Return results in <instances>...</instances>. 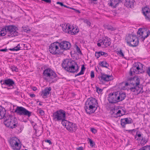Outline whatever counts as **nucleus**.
Here are the masks:
<instances>
[{
  "label": "nucleus",
  "instance_id": "nucleus-29",
  "mask_svg": "<svg viewBox=\"0 0 150 150\" xmlns=\"http://www.w3.org/2000/svg\"><path fill=\"white\" fill-rule=\"evenodd\" d=\"M135 88L136 89V92L135 93V94H138L140 93H142L143 92L142 90V87L141 85H135Z\"/></svg>",
  "mask_w": 150,
  "mask_h": 150
},
{
  "label": "nucleus",
  "instance_id": "nucleus-60",
  "mask_svg": "<svg viewBox=\"0 0 150 150\" xmlns=\"http://www.w3.org/2000/svg\"><path fill=\"white\" fill-rule=\"evenodd\" d=\"M8 50L6 48L4 49H1L0 50V51L1 52H6Z\"/></svg>",
  "mask_w": 150,
  "mask_h": 150
},
{
  "label": "nucleus",
  "instance_id": "nucleus-53",
  "mask_svg": "<svg viewBox=\"0 0 150 150\" xmlns=\"http://www.w3.org/2000/svg\"><path fill=\"white\" fill-rule=\"evenodd\" d=\"M146 72L147 74L150 77V66L149 67L146 69Z\"/></svg>",
  "mask_w": 150,
  "mask_h": 150
},
{
  "label": "nucleus",
  "instance_id": "nucleus-12",
  "mask_svg": "<svg viewBox=\"0 0 150 150\" xmlns=\"http://www.w3.org/2000/svg\"><path fill=\"white\" fill-rule=\"evenodd\" d=\"M117 92L110 93L108 95V100L109 103L112 104H115L118 102L117 98Z\"/></svg>",
  "mask_w": 150,
  "mask_h": 150
},
{
  "label": "nucleus",
  "instance_id": "nucleus-25",
  "mask_svg": "<svg viewBox=\"0 0 150 150\" xmlns=\"http://www.w3.org/2000/svg\"><path fill=\"white\" fill-rule=\"evenodd\" d=\"M117 98L118 99V102L121 101L123 100L126 97V95L125 93L122 92H117Z\"/></svg>",
  "mask_w": 150,
  "mask_h": 150
},
{
  "label": "nucleus",
  "instance_id": "nucleus-31",
  "mask_svg": "<svg viewBox=\"0 0 150 150\" xmlns=\"http://www.w3.org/2000/svg\"><path fill=\"white\" fill-rule=\"evenodd\" d=\"M104 27L105 28L111 31L115 30H116L115 28H113L111 25H109L105 24L104 25Z\"/></svg>",
  "mask_w": 150,
  "mask_h": 150
},
{
  "label": "nucleus",
  "instance_id": "nucleus-34",
  "mask_svg": "<svg viewBox=\"0 0 150 150\" xmlns=\"http://www.w3.org/2000/svg\"><path fill=\"white\" fill-rule=\"evenodd\" d=\"M142 12L144 15L150 11V9L147 7H145L142 9Z\"/></svg>",
  "mask_w": 150,
  "mask_h": 150
},
{
  "label": "nucleus",
  "instance_id": "nucleus-30",
  "mask_svg": "<svg viewBox=\"0 0 150 150\" xmlns=\"http://www.w3.org/2000/svg\"><path fill=\"white\" fill-rule=\"evenodd\" d=\"M148 139V138L147 137L142 136V139H140V144L142 146H143L146 144L147 142Z\"/></svg>",
  "mask_w": 150,
  "mask_h": 150
},
{
  "label": "nucleus",
  "instance_id": "nucleus-2",
  "mask_svg": "<svg viewBox=\"0 0 150 150\" xmlns=\"http://www.w3.org/2000/svg\"><path fill=\"white\" fill-rule=\"evenodd\" d=\"M4 120V124L7 127L13 129L18 126L17 119L15 117H13V116L11 115H7Z\"/></svg>",
  "mask_w": 150,
  "mask_h": 150
},
{
  "label": "nucleus",
  "instance_id": "nucleus-44",
  "mask_svg": "<svg viewBox=\"0 0 150 150\" xmlns=\"http://www.w3.org/2000/svg\"><path fill=\"white\" fill-rule=\"evenodd\" d=\"M133 86L130 88V91L133 92H136V89L134 86Z\"/></svg>",
  "mask_w": 150,
  "mask_h": 150
},
{
  "label": "nucleus",
  "instance_id": "nucleus-51",
  "mask_svg": "<svg viewBox=\"0 0 150 150\" xmlns=\"http://www.w3.org/2000/svg\"><path fill=\"white\" fill-rule=\"evenodd\" d=\"M39 113L41 115H44V111L41 109H39Z\"/></svg>",
  "mask_w": 150,
  "mask_h": 150
},
{
  "label": "nucleus",
  "instance_id": "nucleus-48",
  "mask_svg": "<svg viewBox=\"0 0 150 150\" xmlns=\"http://www.w3.org/2000/svg\"><path fill=\"white\" fill-rule=\"evenodd\" d=\"M96 91L98 93H100L103 91V89L100 88L99 87H96Z\"/></svg>",
  "mask_w": 150,
  "mask_h": 150
},
{
  "label": "nucleus",
  "instance_id": "nucleus-20",
  "mask_svg": "<svg viewBox=\"0 0 150 150\" xmlns=\"http://www.w3.org/2000/svg\"><path fill=\"white\" fill-rule=\"evenodd\" d=\"M130 84L132 86L139 85V84L140 80L139 78L137 76H134L133 78L131 79Z\"/></svg>",
  "mask_w": 150,
  "mask_h": 150
},
{
  "label": "nucleus",
  "instance_id": "nucleus-19",
  "mask_svg": "<svg viewBox=\"0 0 150 150\" xmlns=\"http://www.w3.org/2000/svg\"><path fill=\"white\" fill-rule=\"evenodd\" d=\"M135 35L132 34H129L126 36L125 40L127 45L129 46H130V45H131L132 41L134 38H135Z\"/></svg>",
  "mask_w": 150,
  "mask_h": 150
},
{
  "label": "nucleus",
  "instance_id": "nucleus-21",
  "mask_svg": "<svg viewBox=\"0 0 150 150\" xmlns=\"http://www.w3.org/2000/svg\"><path fill=\"white\" fill-rule=\"evenodd\" d=\"M121 2V0H110V2L108 3V4L112 7L115 8Z\"/></svg>",
  "mask_w": 150,
  "mask_h": 150
},
{
  "label": "nucleus",
  "instance_id": "nucleus-56",
  "mask_svg": "<svg viewBox=\"0 0 150 150\" xmlns=\"http://www.w3.org/2000/svg\"><path fill=\"white\" fill-rule=\"evenodd\" d=\"M91 131L93 133L95 134L97 132V130L94 128H92L91 129Z\"/></svg>",
  "mask_w": 150,
  "mask_h": 150
},
{
  "label": "nucleus",
  "instance_id": "nucleus-35",
  "mask_svg": "<svg viewBox=\"0 0 150 150\" xmlns=\"http://www.w3.org/2000/svg\"><path fill=\"white\" fill-rule=\"evenodd\" d=\"M22 28L23 31L27 33H29L31 30V29H30L29 27L27 25L24 26H23Z\"/></svg>",
  "mask_w": 150,
  "mask_h": 150
},
{
  "label": "nucleus",
  "instance_id": "nucleus-10",
  "mask_svg": "<svg viewBox=\"0 0 150 150\" xmlns=\"http://www.w3.org/2000/svg\"><path fill=\"white\" fill-rule=\"evenodd\" d=\"M19 141V140L15 137L11 138L9 140V143L13 150H19L21 149V146L18 142Z\"/></svg>",
  "mask_w": 150,
  "mask_h": 150
},
{
  "label": "nucleus",
  "instance_id": "nucleus-49",
  "mask_svg": "<svg viewBox=\"0 0 150 150\" xmlns=\"http://www.w3.org/2000/svg\"><path fill=\"white\" fill-rule=\"evenodd\" d=\"M76 49L77 52L79 54H82L81 51L80 50V48L77 45L76 46Z\"/></svg>",
  "mask_w": 150,
  "mask_h": 150
},
{
  "label": "nucleus",
  "instance_id": "nucleus-32",
  "mask_svg": "<svg viewBox=\"0 0 150 150\" xmlns=\"http://www.w3.org/2000/svg\"><path fill=\"white\" fill-rule=\"evenodd\" d=\"M85 69V68L84 65H83L81 67V71L78 74H76L75 75V76L76 77L77 76H79L84 74V71Z\"/></svg>",
  "mask_w": 150,
  "mask_h": 150
},
{
  "label": "nucleus",
  "instance_id": "nucleus-50",
  "mask_svg": "<svg viewBox=\"0 0 150 150\" xmlns=\"http://www.w3.org/2000/svg\"><path fill=\"white\" fill-rule=\"evenodd\" d=\"M144 15L146 18H147V19H150V11L147 13H146V14Z\"/></svg>",
  "mask_w": 150,
  "mask_h": 150
},
{
  "label": "nucleus",
  "instance_id": "nucleus-11",
  "mask_svg": "<svg viewBox=\"0 0 150 150\" xmlns=\"http://www.w3.org/2000/svg\"><path fill=\"white\" fill-rule=\"evenodd\" d=\"M148 31H149V30L144 28H139L137 33L138 38L143 41L147 37Z\"/></svg>",
  "mask_w": 150,
  "mask_h": 150
},
{
  "label": "nucleus",
  "instance_id": "nucleus-5",
  "mask_svg": "<svg viewBox=\"0 0 150 150\" xmlns=\"http://www.w3.org/2000/svg\"><path fill=\"white\" fill-rule=\"evenodd\" d=\"M144 65L139 62L135 63L133 66L130 69L129 75L132 76V74H138L144 72L143 67Z\"/></svg>",
  "mask_w": 150,
  "mask_h": 150
},
{
  "label": "nucleus",
  "instance_id": "nucleus-63",
  "mask_svg": "<svg viewBox=\"0 0 150 150\" xmlns=\"http://www.w3.org/2000/svg\"><path fill=\"white\" fill-rule=\"evenodd\" d=\"M32 89L33 91H36L37 89V88L35 86L32 87Z\"/></svg>",
  "mask_w": 150,
  "mask_h": 150
},
{
  "label": "nucleus",
  "instance_id": "nucleus-7",
  "mask_svg": "<svg viewBox=\"0 0 150 150\" xmlns=\"http://www.w3.org/2000/svg\"><path fill=\"white\" fill-rule=\"evenodd\" d=\"M6 32L9 37H13L17 36L18 33L16 31L17 28L14 25H9L6 26Z\"/></svg>",
  "mask_w": 150,
  "mask_h": 150
},
{
  "label": "nucleus",
  "instance_id": "nucleus-3",
  "mask_svg": "<svg viewBox=\"0 0 150 150\" xmlns=\"http://www.w3.org/2000/svg\"><path fill=\"white\" fill-rule=\"evenodd\" d=\"M74 65H77L76 62L74 61L68 59H64L62 64V68L68 72L74 69Z\"/></svg>",
  "mask_w": 150,
  "mask_h": 150
},
{
  "label": "nucleus",
  "instance_id": "nucleus-40",
  "mask_svg": "<svg viewBox=\"0 0 150 150\" xmlns=\"http://www.w3.org/2000/svg\"><path fill=\"white\" fill-rule=\"evenodd\" d=\"M10 69H11L13 71H15V72H18V69L17 67L15 66H11L10 67Z\"/></svg>",
  "mask_w": 150,
  "mask_h": 150
},
{
  "label": "nucleus",
  "instance_id": "nucleus-42",
  "mask_svg": "<svg viewBox=\"0 0 150 150\" xmlns=\"http://www.w3.org/2000/svg\"><path fill=\"white\" fill-rule=\"evenodd\" d=\"M76 65H74V69L71 71L70 72V73H77L78 72L79 70V68H77L76 69L75 68Z\"/></svg>",
  "mask_w": 150,
  "mask_h": 150
},
{
  "label": "nucleus",
  "instance_id": "nucleus-55",
  "mask_svg": "<svg viewBox=\"0 0 150 150\" xmlns=\"http://www.w3.org/2000/svg\"><path fill=\"white\" fill-rule=\"evenodd\" d=\"M95 76L94 73L93 71H91V78H94Z\"/></svg>",
  "mask_w": 150,
  "mask_h": 150
},
{
  "label": "nucleus",
  "instance_id": "nucleus-15",
  "mask_svg": "<svg viewBox=\"0 0 150 150\" xmlns=\"http://www.w3.org/2000/svg\"><path fill=\"white\" fill-rule=\"evenodd\" d=\"M71 29L70 26L69 24H67L65 26V25H64V26L62 27V30L63 31L65 32V33H67L69 34H70L71 35H75L77 33L79 32L78 30H77V31H74V29L73 28L72 30H70Z\"/></svg>",
  "mask_w": 150,
  "mask_h": 150
},
{
  "label": "nucleus",
  "instance_id": "nucleus-41",
  "mask_svg": "<svg viewBox=\"0 0 150 150\" xmlns=\"http://www.w3.org/2000/svg\"><path fill=\"white\" fill-rule=\"evenodd\" d=\"M88 140H89V142L90 143V145L92 147H93L95 145V143L91 139L89 138H88Z\"/></svg>",
  "mask_w": 150,
  "mask_h": 150
},
{
  "label": "nucleus",
  "instance_id": "nucleus-37",
  "mask_svg": "<svg viewBox=\"0 0 150 150\" xmlns=\"http://www.w3.org/2000/svg\"><path fill=\"white\" fill-rule=\"evenodd\" d=\"M139 150H150V145H147L140 148Z\"/></svg>",
  "mask_w": 150,
  "mask_h": 150
},
{
  "label": "nucleus",
  "instance_id": "nucleus-47",
  "mask_svg": "<svg viewBox=\"0 0 150 150\" xmlns=\"http://www.w3.org/2000/svg\"><path fill=\"white\" fill-rule=\"evenodd\" d=\"M118 54L120 55L122 57H124V55L123 52H122V50H120V51H118Z\"/></svg>",
  "mask_w": 150,
  "mask_h": 150
},
{
  "label": "nucleus",
  "instance_id": "nucleus-38",
  "mask_svg": "<svg viewBox=\"0 0 150 150\" xmlns=\"http://www.w3.org/2000/svg\"><path fill=\"white\" fill-rule=\"evenodd\" d=\"M65 119H63L61 120V121H62V125L66 127L69 121L66 120Z\"/></svg>",
  "mask_w": 150,
  "mask_h": 150
},
{
  "label": "nucleus",
  "instance_id": "nucleus-36",
  "mask_svg": "<svg viewBox=\"0 0 150 150\" xmlns=\"http://www.w3.org/2000/svg\"><path fill=\"white\" fill-rule=\"evenodd\" d=\"M20 48V44H18L16 47L13 48L9 49V50L11 51H17L21 50Z\"/></svg>",
  "mask_w": 150,
  "mask_h": 150
},
{
  "label": "nucleus",
  "instance_id": "nucleus-45",
  "mask_svg": "<svg viewBox=\"0 0 150 150\" xmlns=\"http://www.w3.org/2000/svg\"><path fill=\"white\" fill-rule=\"evenodd\" d=\"M138 132H137L136 133V135H135V139H136L137 137H136V136H137V137H140V138L139 139V138H137V139H136L137 140H140L141 139V137L142 136V134H140V133H139V134H138Z\"/></svg>",
  "mask_w": 150,
  "mask_h": 150
},
{
  "label": "nucleus",
  "instance_id": "nucleus-22",
  "mask_svg": "<svg viewBox=\"0 0 150 150\" xmlns=\"http://www.w3.org/2000/svg\"><path fill=\"white\" fill-rule=\"evenodd\" d=\"M112 115L116 118L122 116L124 115L121 113V111L120 110L113 109H112Z\"/></svg>",
  "mask_w": 150,
  "mask_h": 150
},
{
  "label": "nucleus",
  "instance_id": "nucleus-18",
  "mask_svg": "<svg viewBox=\"0 0 150 150\" xmlns=\"http://www.w3.org/2000/svg\"><path fill=\"white\" fill-rule=\"evenodd\" d=\"M76 125L75 124L69 121L66 128L69 131L73 132H74L76 129Z\"/></svg>",
  "mask_w": 150,
  "mask_h": 150
},
{
  "label": "nucleus",
  "instance_id": "nucleus-17",
  "mask_svg": "<svg viewBox=\"0 0 150 150\" xmlns=\"http://www.w3.org/2000/svg\"><path fill=\"white\" fill-rule=\"evenodd\" d=\"M98 78L100 81H108L113 79L112 76L102 74H101V76L98 77Z\"/></svg>",
  "mask_w": 150,
  "mask_h": 150
},
{
  "label": "nucleus",
  "instance_id": "nucleus-1",
  "mask_svg": "<svg viewBox=\"0 0 150 150\" xmlns=\"http://www.w3.org/2000/svg\"><path fill=\"white\" fill-rule=\"evenodd\" d=\"M98 106L97 100L94 98H91L87 99L85 103L84 108L86 113L87 114L91 115L95 112Z\"/></svg>",
  "mask_w": 150,
  "mask_h": 150
},
{
  "label": "nucleus",
  "instance_id": "nucleus-61",
  "mask_svg": "<svg viewBox=\"0 0 150 150\" xmlns=\"http://www.w3.org/2000/svg\"><path fill=\"white\" fill-rule=\"evenodd\" d=\"M98 41L102 45H103V40H100Z\"/></svg>",
  "mask_w": 150,
  "mask_h": 150
},
{
  "label": "nucleus",
  "instance_id": "nucleus-58",
  "mask_svg": "<svg viewBox=\"0 0 150 150\" xmlns=\"http://www.w3.org/2000/svg\"><path fill=\"white\" fill-rule=\"evenodd\" d=\"M42 1H44L45 2L47 3L50 4L51 3V0H42Z\"/></svg>",
  "mask_w": 150,
  "mask_h": 150
},
{
  "label": "nucleus",
  "instance_id": "nucleus-6",
  "mask_svg": "<svg viewBox=\"0 0 150 150\" xmlns=\"http://www.w3.org/2000/svg\"><path fill=\"white\" fill-rule=\"evenodd\" d=\"M53 120L55 121H61L63 119H66V112L63 110L60 109L54 112L52 116Z\"/></svg>",
  "mask_w": 150,
  "mask_h": 150
},
{
  "label": "nucleus",
  "instance_id": "nucleus-13",
  "mask_svg": "<svg viewBox=\"0 0 150 150\" xmlns=\"http://www.w3.org/2000/svg\"><path fill=\"white\" fill-rule=\"evenodd\" d=\"M59 47L61 51L64 50H69L71 47V44L69 42L65 41H63L61 42H59Z\"/></svg>",
  "mask_w": 150,
  "mask_h": 150
},
{
  "label": "nucleus",
  "instance_id": "nucleus-16",
  "mask_svg": "<svg viewBox=\"0 0 150 150\" xmlns=\"http://www.w3.org/2000/svg\"><path fill=\"white\" fill-rule=\"evenodd\" d=\"M0 83L2 85H6L8 87L13 88V86L15 85V82L12 79H8L4 81L1 80Z\"/></svg>",
  "mask_w": 150,
  "mask_h": 150
},
{
  "label": "nucleus",
  "instance_id": "nucleus-46",
  "mask_svg": "<svg viewBox=\"0 0 150 150\" xmlns=\"http://www.w3.org/2000/svg\"><path fill=\"white\" fill-rule=\"evenodd\" d=\"M125 130L127 131H128V133H130L131 134H133V132H136V130L134 129H133L131 130L126 129Z\"/></svg>",
  "mask_w": 150,
  "mask_h": 150
},
{
  "label": "nucleus",
  "instance_id": "nucleus-43",
  "mask_svg": "<svg viewBox=\"0 0 150 150\" xmlns=\"http://www.w3.org/2000/svg\"><path fill=\"white\" fill-rule=\"evenodd\" d=\"M100 54V56H103L104 57H106L108 56L107 53L102 51H99Z\"/></svg>",
  "mask_w": 150,
  "mask_h": 150
},
{
  "label": "nucleus",
  "instance_id": "nucleus-9",
  "mask_svg": "<svg viewBox=\"0 0 150 150\" xmlns=\"http://www.w3.org/2000/svg\"><path fill=\"white\" fill-rule=\"evenodd\" d=\"M43 75L44 76L47 77L49 79V81L57 77L55 72L51 69L49 68H47L44 70Z\"/></svg>",
  "mask_w": 150,
  "mask_h": 150
},
{
  "label": "nucleus",
  "instance_id": "nucleus-4",
  "mask_svg": "<svg viewBox=\"0 0 150 150\" xmlns=\"http://www.w3.org/2000/svg\"><path fill=\"white\" fill-rule=\"evenodd\" d=\"M59 47V42H56L52 43L49 46V51L50 53L53 55H59L62 54L63 51H61Z\"/></svg>",
  "mask_w": 150,
  "mask_h": 150
},
{
  "label": "nucleus",
  "instance_id": "nucleus-39",
  "mask_svg": "<svg viewBox=\"0 0 150 150\" xmlns=\"http://www.w3.org/2000/svg\"><path fill=\"white\" fill-rule=\"evenodd\" d=\"M83 22L89 27L90 26L91 23L89 19H84Z\"/></svg>",
  "mask_w": 150,
  "mask_h": 150
},
{
  "label": "nucleus",
  "instance_id": "nucleus-23",
  "mask_svg": "<svg viewBox=\"0 0 150 150\" xmlns=\"http://www.w3.org/2000/svg\"><path fill=\"white\" fill-rule=\"evenodd\" d=\"M8 115L6 114V110L5 109L0 106V119L4 118L5 120V117H6V116Z\"/></svg>",
  "mask_w": 150,
  "mask_h": 150
},
{
  "label": "nucleus",
  "instance_id": "nucleus-24",
  "mask_svg": "<svg viewBox=\"0 0 150 150\" xmlns=\"http://www.w3.org/2000/svg\"><path fill=\"white\" fill-rule=\"evenodd\" d=\"M52 89L50 87L46 88L44 90L42 91V98H47V96L50 93V91Z\"/></svg>",
  "mask_w": 150,
  "mask_h": 150
},
{
  "label": "nucleus",
  "instance_id": "nucleus-52",
  "mask_svg": "<svg viewBox=\"0 0 150 150\" xmlns=\"http://www.w3.org/2000/svg\"><path fill=\"white\" fill-rule=\"evenodd\" d=\"M95 56L96 57L97 59L100 56L99 52H96Z\"/></svg>",
  "mask_w": 150,
  "mask_h": 150
},
{
  "label": "nucleus",
  "instance_id": "nucleus-59",
  "mask_svg": "<svg viewBox=\"0 0 150 150\" xmlns=\"http://www.w3.org/2000/svg\"><path fill=\"white\" fill-rule=\"evenodd\" d=\"M45 141L46 142L48 143L50 145L52 144V142H51V141L50 140H49V139L46 140H45Z\"/></svg>",
  "mask_w": 150,
  "mask_h": 150
},
{
  "label": "nucleus",
  "instance_id": "nucleus-26",
  "mask_svg": "<svg viewBox=\"0 0 150 150\" xmlns=\"http://www.w3.org/2000/svg\"><path fill=\"white\" fill-rule=\"evenodd\" d=\"M103 39L104 47H107L109 46L111 44L110 39L107 37H105Z\"/></svg>",
  "mask_w": 150,
  "mask_h": 150
},
{
  "label": "nucleus",
  "instance_id": "nucleus-14",
  "mask_svg": "<svg viewBox=\"0 0 150 150\" xmlns=\"http://www.w3.org/2000/svg\"><path fill=\"white\" fill-rule=\"evenodd\" d=\"M133 122L132 120L130 117L125 118L120 120V124L123 128H126L127 124H132Z\"/></svg>",
  "mask_w": 150,
  "mask_h": 150
},
{
  "label": "nucleus",
  "instance_id": "nucleus-8",
  "mask_svg": "<svg viewBox=\"0 0 150 150\" xmlns=\"http://www.w3.org/2000/svg\"><path fill=\"white\" fill-rule=\"evenodd\" d=\"M14 112L20 116L23 115L27 116L29 117L31 115L32 112H30L24 108L22 106H17Z\"/></svg>",
  "mask_w": 150,
  "mask_h": 150
},
{
  "label": "nucleus",
  "instance_id": "nucleus-64",
  "mask_svg": "<svg viewBox=\"0 0 150 150\" xmlns=\"http://www.w3.org/2000/svg\"><path fill=\"white\" fill-rule=\"evenodd\" d=\"M77 150H83V148L82 146H81L78 148L77 149Z\"/></svg>",
  "mask_w": 150,
  "mask_h": 150
},
{
  "label": "nucleus",
  "instance_id": "nucleus-28",
  "mask_svg": "<svg viewBox=\"0 0 150 150\" xmlns=\"http://www.w3.org/2000/svg\"><path fill=\"white\" fill-rule=\"evenodd\" d=\"M134 0H125V5L128 7L132 8L133 6Z\"/></svg>",
  "mask_w": 150,
  "mask_h": 150
},
{
  "label": "nucleus",
  "instance_id": "nucleus-54",
  "mask_svg": "<svg viewBox=\"0 0 150 150\" xmlns=\"http://www.w3.org/2000/svg\"><path fill=\"white\" fill-rule=\"evenodd\" d=\"M6 26H5L4 28H3L1 29V32L4 33H5V35L6 34Z\"/></svg>",
  "mask_w": 150,
  "mask_h": 150
},
{
  "label": "nucleus",
  "instance_id": "nucleus-57",
  "mask_svg": "<svg viewBox=\"0 0 150 150\" xmlns=\"http://www.w3.org/2000/svg\"><path fill=\"white\" fill-rule=\"evenodd\" d=\"M71 9L74 10V11L75 12L78 13H80V11L79 10L75 9L74 8H71Z\"/></svg>",
  "mask_w": 150,
  "mask_h": 150
},
{
  "label": "nucleus",
  "instance_id": "nucleus-33",
  "mask_svg": "<svg viewBox=\"0 0 150 150\" xmlns=\"http://www.w3.org/2000/svg\"><path fill=\"white\" fill-rule=\"evenodd\" d=\"M99 64L101 67L106 68H108V67L109 66L107 62L104 60L99 63Z\"/></svg>",
  "mask_w": 150,
  "mask_h": 150
},
{
  "label": "nucleus",
  "instance_id": "nucleus-62",
  "mask_svg": "<svg viewBox=\"0 0 150 150\" xmlns=\"http://www.w3.org/2000/svg\"><path fill=\"white\" fill-rule=\"evenodd\" d=\"M57 4H59L62 6H64V5L62 3L60 2H57Z\"/></svg>",
  "mask_w": 150,
  "mask_h": 150
},
{
  "label": "nucleus",
  "instance_id": "nucleus-27",
  "mask_svg": "<svg viewBox=\"0 0 150 150\" xmlns=\"http://www.w3.org/2000/svg\"><path fill=\"white\" fill-rule=\"evenodd\" d=\"M134 38L132 40L131 43V45H130V47H136L138 45L139 42L138 38L137 37L136 35Z\"/></svg>",
  "mask_w": 150,
  "mask_h": 150
}]
</instances>
